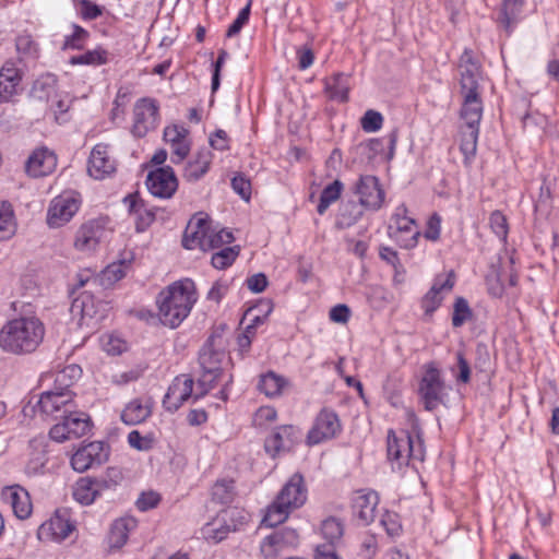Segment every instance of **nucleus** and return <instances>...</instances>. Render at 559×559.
<instances>
[{
  "label": "nucleus",
  "mask_w": 559,
  "mask_h": 559,
  "mask_svg": "<svg viewBox=\"0 0 559 559\" xmlns=\"http://www.w3.org/2000/svg\"><path fill=\"white\" fill-rule=\"evenodd\" d=\"M45 336V326L36 317H21L9 321L0 332V346L15 354H31L37 349Z\"/></svg>",
  "instance_id": "1"
},
{
  "label": "nucleus",
  "mask_w": 559,
  "mask_h": 559,
  "mask_svg": "<svg viewBox=\"0 0 559 559\" xmlns=\"http://www.w3.org/2000/svg\"><path fill=\"white\" fill-rule=\"evenodd\" d=\"M197 301L194 283L185 280L170 285L157 298L160 322L175 329L188 317Z\"/></svg>",
  "instance_id": "2"
},
{
  "label": "nucleus",
  "mask_w": 559,
  "mask_h": 559,
  "mask_svg": "<svg viewBox=\"0 0 559 559\" xmlns=\"http://www.w3.org/2000/svg\"><path fill=\"white\" fill-rule=\"evenodd\" d=\"M307 500V488L302 475L296 473L284 485L275 501L267 508L263 523L270 527L283 523L289 513Z\"/></svg>",
  "instance_id": "3"
},
{
  "label": "nucleus",
  "mask_w": 559,
  "mask_h": 559,
  "mask_svg": "<svg viewBox=\"0 0 559 559\" xmlns=\"http://www.w3.org/2000/svg\"><path fill=\"white\" fill-rule=\"evenodd\" d=\"M81 368L78 366H68L60 371L56 381L63 384L66 388L59 391H47L41 393L38 402L35 405V411L46 417L58 418L59 414L63 417L68 412L75 408L73 401V393L67 388L70 385L66 383V378L76 379L81 376Z\"/></svg>",
  "instance_id": "4"
},
{
  "label": "nucleus",
  "mask_w": 559,
  "mask_h": 559,
  "mask_svg": "<svg viewBox=\"0 0 559 559\" xmlns=\"http://www.w3.org/2000/svg\"><path fill=\"white\" fill-rule=\"evenodd\" d=\"M388 456L391 461L396 462L397 466L415 464L423 462L425 451L419 439L416 441L405 430L388 432Z\"/></svg>",
  "instance_id": "5"
},
{
  "label": "nucleus",
  "mask_w": 559,
  "mask_h": 559,
  "mask_svg": "<svg viewBox=\"0 0 559 559\" xmlns=\"http://www.w3.org/2000/svg\"><path fill=\"white\" fill-rule=\"evenodd\" d=\"M388 231L389 236L405 249L414 248L420 236L415 219L407 215V209L404 204L396 207L391 217Z\"/></svg>",
  "instance_id": "6"
},
{
  "label": "nucleus",
  "mask_w": 559,
  "mask_h": 559,
  "mask_svg": "<svg viewBox=\"0 0 559 559\" xmlns=\"http://www.w3.org/2000/svg\"><path fill=\"white\" fill-rule=\"evenodd\" d=\"M213 342L214 336H211L200 352L199 362L203 372L199 379V385L202 388V391L195 394V399L202 396L210 390L222 371V362L225 357V353L223 350L215 349L213 347Z\"/></svg>",
  "instance_id": "7"
},
{
  "label": "nucleus",
  "mask_w": 559,
  "mask_h": 559,
  "mask_svg": "<svg viewBox=\"0 0 559 559\" xmlns=\"http://www.w3.org/2000/svg\"><path fill=\"white\" fill-rule=\"evenodd\" d=\"M81 205V198L74 191H66L50 202L47 212V224L52 227H61L75 215Z\"/></svg>",
  "instance_id": "8"
},
{
  "label": "nucleus",
  "mask_w": 559,
  "mask_h": 559,
  "mask_svg": "<svg viewBox=\"0 0 559 559\" xmlns=\"http://www.w3.org/2000/svg\"><path fill=\"white\" fill-rule=\"evenodd\" d=\"M158 109L157 102L148 97H143L134 104L132 133L135 136L143 138L157 127Z\"/></svg>",
  "instance_id": "9"
},
{
  "label": "nucleus",
  "mask_w": 559,
  "mask_h": 559,
  "mask_svg": "<svg viewBox=\"0 0 559 559\" xmlns=\"http://www.w3.org/2000/svg\"><path fill=\"white\" fill-rule=\"evenodd\" d=\"M419 394L427 411H435L443 404L445 386L437 368L428 366L420 381Z\"/></svg>",
  "instance_id": "10"
},
{
  "label": "nucleus",
  "mask_w": 559,
  "mask_h": 559,
  "mask_svg": "<svg viewBox=\"0 0 559 559\" xmlns=\"http://www.w3.org/2000/svg\"><path fill=\"white\" fill-rule=\"evenodd\" d=\"M299 537L295 530L283 528L266 536L260 545L264 559H277L298 545Z\"/></svg>",
  "instance_id": "11"
},
{
  "label": "nucleus",
  "mask_w": 559,
  "mask_h": 559,
  "mask_svg": "<svg viewBox=\"0 0 559 559\" xmlns=\"http://www.w3.org/2000/svg\"><path fill=\"white\" fill-rule=\"evenodd\" d=\"M342 430L338 416L329 409H322L316 417L307 435V443L314 445L335 438Z\"/></svg>",
  "instance_id": "12"
},
{
  "label": "nucleus",
  "mask_w": 559,
  "mask_h": 559,
  "mask_svg": "<svg viewBox=\"0 0 559 559\" xmlns=\"http://www.w3.org/2000/svg\"><path fill=\"white\" fill-rule=\"evenodd\" d=\"M74 523L71 521L67 510H57L55 514L44 522L37 532L41 540L62 542L74 531Z\"/></svg>",
  "instance_id": "13"
},
{
  "label": "nucleus",
  "mask_w": 559,
  "mask_h": 559,
  "mask_svg": "<svg viewBox=\"0 0 559 559\" xmlns=\"http://www.w3.org/2000/svg\"><path fill=\"white\" fill-rule=\"evenodd\" d=\"M355 194L359 199L360 206L372 211H377L382 206L385 197L378 178L370 175L359 178L355 185Z\"/></svg>",
  "instance_id": "14"
},
{
  "label": "nucleus",
  "mask_w": 559,
  "mask_h": 559,
  "mask_svg": "<svg viewBox=\"0 0 559 559\" xmlns=\"http://www.w3.org/2000/svg\"><path fill=\"white\" fill-rule=\"evenodd\" d=\"M146 186L154 197L169 199L178 188V180L173 168L165 166L147 175Z\"/></svg>",
  "instance_id": "15"
},
{
  "label": "nucleus",
  "mask_w": 559,
  "mask_h": 559,
  "mask_svg": "<svg viewBox=\"0 0 559 559\" xmlns=\"http://www.w3.org/2000/svg\"><path fill=\"white\" fill-rule=\"evenodd\" d=\"M524 4L525 0H499L495 4V21L507 35L511 34L522 20Z\"/></svg>",
  "instance_id": "16"
},
{
  "label": "nucleus",
  "mask_w": 559,
  "mask_h": 559,
  "mask_svg": "<svg viewBox=\"0 0 559 559\" xmlns=\"http://www.w3.org/2000/svg\"><path fill=\"white\" fill-rule=\"evenodd\" d=\"M107 459V451L104 442L93 441L79 448L71 457V465L74 471L83 473L94 465L102 464Z\"/></svg>",
  "instance_id": "17"
},
{
  "label": "nucleus",
  "mask_w": 559,
  "mask_h": 559,
  "mask_svg": "<svg viewBox=\"0 0 559 559\" xmlns=\"http://www.w3.org/2000/svg\"><path fill=\"white\" fill-rule=\"evenodd\" d=\"M455 284L454 271L448 272L444 276L438 275L429 292L421 300V307L426 316H431L441 305L443 295L450 293Z\"/></svg>",
  "instance_id": "18"
},
{
  "label": "nucleus",
  "mask_w": 559,
  "mask_h": 559,
  "mask_svg": "<svg viewBox=\"0 0 559 559\" xmlns=\"http://www.w3.org/2000/svg\"><path fill=\"white\" fill-rule=\"evenodd\" d=\"M211 228L207 215L203 213L195 214L186 227L182 238L183 247L189 250L197 248L203 250V242L209 240Z\"/></svg>",
  "instance_id": "19"
},
{
  "label": "nucleus",
  "mask_w": 559,
  "mask_h": 559,
  "mask_svg": "<svg viewBox=\"0 0 559 559\" xmlns=\"http://www.w3.org/2000/svg\"><path fill=\"white\" fill-rule=\"evenodd\" d=\"M87 171L95 179H104L116 171V160L109 153L108 145H95L88 158Z\"/></svg>",
  "instance_id": "20"
},
{
  "label": "nucleus",
  "mask_w": 559,
  "mask_h": 559,
  "mask_svg": "<svg viewBox=\"0 0 559 559\" xmlns=\"http://www.w3.org/2000/svg\"><path fill=\"white\" fill-rule=\"evenodd\" d=\"M71 317L78 320V325L91 326L97 323L98 305L93 295L87 292L80 294L70 308Z\"/></svg>",
  "instance_id": "21"
},
{
  "label": "nucleus",
  "mask_w": 559,
  "mask_h": 559,
  "mask_svg": "<svg viewBox=\"0 0 559 559\" xmlns=\"http://www.w3.org/2000/svg\"><path fill=\"white\" fill-rule=\"evenodd\" d=\"M193 392V380L186 376L181 374L176 377L168 391L163 400V404L166 409L170 412L177 411L189 397H191Z\"/></svg>",
  "instance_id": "22"
},
{
  "label": "nucleus",
  "mask_w": 559,
  "mask_h": 559,
  "mask_svg": "<svg viewBox=\"0 0 559 559\" xmlns=\"http://www.w3.org/2000/svg\"><path fill=\"white\" fill-rule=\"evenodd\" d=\"M105 236V228L96 221L81 225L74 236L73 246L81 252H92Z\"/></svg>",
  "instance_id": "23"
},
{
  "label": "nucleus",
  "mask_w": 559,
  "mask_h": 559,
  "mask_svg": "<svg viewBox=\"0 0 559 559\" xmlns=\"http://www.w3.org/2000/svg\"><path fill=\"white\" fill-rule=\"evenodd\" d=\"M1 498L8 503L17 519L25 520L32 513L29 493L21 486L13 485L2 489Z\"/></svg>",
  "instance_id": "24"
},
{
  "label": "nucleus",
  "mask_w": 559,
  "mask_h": 559,
  "mask_svg": "<svg viewBox=\"0 0 559 559\" xmlns=\"http://www.w3.org/2000/svg\"><path fill=\"white\" fill-rule=\"evenodd\" d=\"M299 438V431L294 426L278 427L264 443L265 451L273 457L282 451H289Z\"/></svg>",
  "instance_id": "25"
},
{
  "label": "nucleus",
  "mask_w": 559,
  "mask_h": 559,
  "mask_svg": "<svg viewBox=\"0 0 559 559\" xmlns=\"http://www.w3.org/2000/svg\"><path fill=\"white\" fill-rule=\"evenodd\" d=\"M378 503L379 497L376 491L359 490L353 498L354 515L360 521L361 524L368 525L376 518Z\"/></svg>",
  "instance_id": "26"
},
{
  "label": "nucleus",
  "mask_w": 559,
  "mask_h": 559,
  "mask_svg": "<svg viewBox=\"0 0 559 559\" xmlns=\"http://www.w3.org/2000/svg\"><path fill=\"white\" fill-rule=\"evenodd\" d=\"M57 166L55 153L46 147L35 150L26 162V173L32 177L51 174Z\"/></svg>",
  "instance_id": "27"
},
{
  "label": "nucleus",
  "mask_w": 559,
  "mask_h": 559,
  "mask_svg": "<svg viewBox=\"0 0 559 559\" xmlns=\"http://www.w3.org/2000/svg\"><path fill=\"white\" fill-rule=\"evenodd\" d=\"M29 454L24 466L27 476L34 477L45 473L47 464V444L43 438H35L29 442Z\"/></svg>",
  "instance_id": "28"
},
{
  "label": "nucleus",
  "mask_w": 559,
  "mask_h": 559,
  "mask_svg": "<svg viewBox=\"0 0 559 559\" xmlns=\"http://www.w3.org/2000/svg\"><path fill=\"white\" fill-rule=\"evenodd\" d=\"M497 282L500 284L501 289L506 286H514L518 281L515 271L514 250L504 249L502 253L498 254V261L495 265Z\"/></svg>",
  "instance_id": "29"
},
{
  "label": "nucleus",
  "mask_w": 559,
  "mask_h": 559,
  "mask_svg": "<svg viewBox=\"0 0 559 559\" xmlns=\"http://www.w3.org/2000/svg\"><path fill=\"white\" fill-rule=\"evenodd\" d=\"M459 73L462 93L476 92L478 87L479 69L469 52H464L461 56Z\"/></svg>",
  "instance_id": "30"
},
{
  "label": "nucleus",
  "mask_w": 559,
  "mask_h": 559,
  "mask_svg": "<svg viewBox=\"0 0 559 559\" xmlns=\"http://www.w3.org/2000/svg\"><path fill=\"white\" fill-rule=\"evenodd\" d=\"M152 414V404L150 401L134 399L130 401L121 412V420L126 425H138L145 421Z\"/></svg>",
  "instance_id": "31"
},
{
  "label": "nucleus",
  "mask_w": 559,
  "mask_h": 559,
  "mask_svg": "<svg viewBox=\"0 0 559 559\" xmlns=\"http://www.w3.org/2000/svg\"><path fill=\"white\" fill-rule=\"evenodd\" d=\"M462 94L464 97V103L461 110V118L464 120L465 128H477L483 111L477 91L465 92Z\"/></svg>",
  "instance_id": "32"
},
{
  "label": "nucleus",
  "mask_w": 559,
  "mask_h": 559,
  "mask_svg": "<svg viewBox=\"0 0 559 559\" xmlns=\"http://www.w3.org/2000/svg\"><path fill=\"white\" fill-rule=\"evenodd\" d=\"M136 522L132 518H120L114 521L108 535V545L111 549H120L126 545L129 533L135 527Z\"/></svg>",
  "instance_id": "33"
},
{
  "label": "nucleus",
  "mask_w": 559,
  "mask_h": 559,
  "mask_svg": "<svg viewBox=\"0 0 559 559\" xmlns=\"http://www.w3.org/2000/svg\"><path fill=\"white\" fill-rule=\"evenodd\" d=\"M21 82L19 70L13 66H4L0 70V104L8 103L16 94Z\"/></svg>",
  "instance_id": "34"
},
{
  "label": "nucleus",
  "mask_w": 559,
  "mask_h": 559,
  "mask_svg": "<svg viewBox=\"0 0 559 559\" xmlns=\"http://www.w3.org/2000/svg\"><path fill=\"white\" fill-rule=\"evenodd\" d=\"M212 153L209 148H201L195 157L185 167L183 177L189 181H197L209 170L212 162Z\"/></svg>",
  "instance_id": "35"
},
{
  "label": "nucleus",
  "mask_w": 559,
  "mask_h": 559,
  "mask_svg": "<svg viewBox=\"0 0 559 559\" xmlns=\"http://www.w3.org/2000/svg\"><path fill=\"white\" fill-rule=\"evenodd\" d=\"M234 512L235 511L233 510L224 511L219 514L218 519L206 523L202 527L203 537L215 543L223 540L227 536L228 532L231 531V527L224 525L222 522H226L227 519H231L234 516ZM233 530H236V526H234Z\"/></svg>",
  "instance_id": "36"
},
{
  "label": "nucleus",
  "mask_w": 559,
  "mask_h": 559,
  "mask_svg": "<svg viewBox=\"0 0 559 559\" xmlns=\"http://www.w3.org/2000/svg\"><path fill=\"white\" fill-rule=\"evenodd\" d=\"M349 87V76L344 73H336L325 80V92L333 100L346 102Z\"/></svg>",
  "instance_id": "37"
},
{
  "label": "nucleus",
  "mask_w": 559,
  "mask_h": 559,
  "mask_svg": "<svg viewBox=\"0 0 559 559\" xmlns=\"http://www.w3.org/2000/svg\"><path fill=\"white\" fill-rule=\"evenodd\" d=\"M62 418L71 439L83 437L91 430V419L85 413L71 409V412H68Z\"/></svg>",
  "instance_id": "38"
},
{
  "label": "nucleus",
  "mask_w": 559,
  "mask_h": 559,
  "mask_svg": "<svg viewBox=\"0 0 559 559\" xmlns=\"http://www.w3.org/2000/svg\"><path fill=\"white\" fill-rule=\"evenodd\" d=\"M72 496L75 501L83 506L92 504L98 498L92 477L86 476L78 479L72 487Z\"/></svg>",
  "instance_id": "39"
},
{
  "label": "nucleus",
  "mask_w": 559,
  "mask_h": 559,
  "mask_svg": "<svg viewBox=\"0 0 559 559\" xmlns=\"http://www.w3.org/2000/svg\"><path fill=\"white\" fill-rule=\"evenodd\" d=\"M287 385L286 379L275 372H267L263 374L259 382V390L266 396L274 397L282 394L284 388Z\"/></svg>",
  "instance_id": "40"
},
{
  "label": "nucleus",
  "mask_w": 559,
  "mask_h": 559,
  "mask_svg": "<svg viewBox=\"0 0 559 559\" xmlns=\"http://www.w3.org/2000/svg\"><path fill=\"white\" fill-rule=\"evenodd\" d=\"M16 231L14 213L11 203L0 202V240L11 238Z\"/></svg>",
  "instance_id": "41"
},
{
  "label": "nucleus",
  "mask_w": 559,
  "mask_h": 559,
  "mask_svg": "<svg viewBox=\"0 0 559 559\" xmlns=\"http://www.w3.org/2000/svg\"><path fill=\"white\" fill-rule=\"evenodd\" d=\"M361 216L362 206L353 201H348L342 204L336 224L341 228H347L354 225Z\"/></svg>",
  "instance_id": "42"
},
{
  "label": "nucleus",
  "mask_w": 559,
  "mask_h": 559,
  "mask_svg": "<svg viewBox=\"0 0 559 559\" xmlns=\"http://www.w3.org/2000/svg\"><path fill=\"white\" fill-rule=\"evenodd\" d=\"M343 183L338 180L333 181L322 190L317 207L320 215H323L329 206L341 197Z\"/></svg>",
  "instance_id": "43"
},
{
  "label": "nucleus",
  "mask_w": 559,
  "mask_h": 559,
  "mask_svg": "<svg viewBox=\"0 0 559 559\" xmlns=\"http://www.w3.org/2000/svg\"><path fill=\"white\" fill-rule=\"evenodd\" d=\"M321 533L329 543L328 547H333L343 536V524L336 518H329L322 522Z\"/></svg>",
  "instance_id": "44"
},
{
  "label": "nucleus",
  "mask_w": 559,
  "mask_h": 559,
  "mask_svg": "<svg viewBox=\"0 0 559 559\" xmlns=\"http://www.w3.org/2000/svg\"><path fill=\"white\" fill-rule=\"evenodd\" d=\"M107 62L106 51L102 49H95L86 51L83 55L73 56L70 59V63L73 66H99Z\"/></svg>",
  "instance_id": "45"
},
{
  "label": "nucleus",
  "mask_w": 559,
  "mask_h": 559,
  "mask_svg": "<svg viewBox=\"0 0 559 559\" xmlns=\"http://www.w3.org/2000/svg\"><path fill=\"white\" fill-rule=\"evenodd\" d=\"M234 240L231 231L222 228H211L209 240L203 242V250L202 251H209L216 249L223 245H228Z\"/></svg>",
  "instance_id": "46"
},
{
  "label": "nucleus",
  "mask_w": 559,
  "mask_h": 559,
  "mask_svg": "<svg viewBox=\"0 0 559 559\" xmlns=\"http://www.w3.org/2000/svg\"><path fill=\"white\" fill-rule=\"evenodd\" d=\"M272 311V305L269 301L261 302L258 306H254L247 310L243 320L249 319L250 324L257 329L259 325L263 324L267 318V316Z\"/></svg>",
  "instance_id": "47"
},
{
  "label": "nucleus",
  "mask_w": 559,
  "mask_h": 559,
  "mask_svg": "<svg viewBox=\"0 0 559 559\" xmlns=\"http://www.w3.org/2000/svg\"><path fill=\"white\" fill-rule=\"evenodd\" d=\"M88 38V32L79 25L72 26V33L64 37L62 49H82Z\"/></svg>",
  "instance_id": "48"
},
{
  "label": "nucleus",
  "mask_w": 559,
  "mask_h": 559,
  "mask_svg": "<svg viewBox=\"0 0 559 559\" xmlns=\"http://www.w3.org/2000/svg\"><path fill=\"white\" fill-rule=\"evenodd\" d=\"M128 442L131 448L138 451H150L155 444V437L153 433L141 435L138 430H132L128 435Z\"/></svg>",
  "instance_id": "49"
},
{
  "label": "nucleus",
  "mask_w": 559,
  "mask_h": 559,
  "mask_svg": "<svg viewBox=\"0 0 559 559\" xmlns=\"http://www.w3.org/2000/svg\"><path fill=\"white\" fill-rule=\"evenodd\" d=\"M238 249L236 247H227L212 255V265L215 269L223 270L236 260L238 255Z\"/></svg>",
  "instance_id": "50"
},
{
  "label": "nucleus",
  "mask_w": 559,
  "mask_h": 559,
  "mask_svg": "<svg viewBox=\"0 0 559 559\" xmlns=\"http://www.w3.org/2000/svg\"><path fill=\"white\" fill-rule=\"evenodd\" d=\"M129 263L126 260L114 262L103 271L102 278L109 284L115 283L126 275Z\"/></svg>",
  "instance_id": "51"
},
{
  "label": "nucleus",
  "mask_w": 559,
  "mask_h": 559,
  "mask_svg": "<svg viewBox=\"0 0 559 559\" xmlns=\"http://www.w3.org/2000/svg\"><path fill=\"white\" fill-rule=\"evenodd\" d=\"M233 481L231 480H218L212 488V497L219 503H228L233 498Z\"/></svg>",
  "instance_id": "52"
},
{
  "label": "nucleus",
  "mask_w": 559,
  "mask_h": 559,
  "mask_svg": "<svg viewBox=\"0 0 559 559\" xmlns=\"http://www.w3.org/2000/svg\"><path fill=\"white\" fill-rule=\"evenodd\" d=\"M472 316L467 301L457 297L453 307L452 324L455 328L463 325Z\"/></svg>",
  "instance_id": "53"
},
{
  "label": "nucleus",
  "mask_w": 559,
  "mask_h": 559,
  "mask_svg": "<svg viewBox=\"0 0 559 559\" xmlns=\"http://www.w3.org/2000/svg\"><path fill=\"white\" fill-rule=\"evenodd\" d=\"M491 229L498 236L500 243L504 246L509 233L507 217L499 211L491 212Z\"/></svg>",
  "instance_id": "54"
},
{
  "label": "nucleus",
  "mask_w": 559,
  "mask_h": 559,
  "mask_svg": "<svg viewBox=\"0 0 559 559\" xmlns=\"http://www.w3.org/2000/svg\"><path fill=\"white\" fill-rule=\"evenodd\" d=\"M102 348L109 355H119L126 350V342L114 334H106L100 338Z\"/></svg>",
  "instance_id": "55"
},
{
  "label": "nucleus",
  "mask_w": 559,
  "mask_h": 559,
  "mask_svg": "<svg viewBox=\"0 0 559 559\" xmlns=\"http://www.w3.org/2000/svg\"><path fill=\"white\" fill-rule=\"evenodd\" d=\"M383 117L379 111L369 109L365 112L360 120V124L366 132H376L381 129Z\"/></svg>",
  "instance_id": "56"
},
{
  "label": "nucleus",
  "mask_w": 559,
  "mask_h": 559,
  "mask_svg": "<svg viewBox=\"0 0 559 559\" xmlns=\"http://www.w3.org/2000/svg\"><path fill=\"white\" fill-rule=\"evenodd\" d=\"M188 134L189 131L185 127L173 124L165 128L164 140L171 145L187 139Z\"/></svg>",
  "instance_id": "57"
},
{
  "label": "nucleus",
  "mask_w": 559,
  "mask_h": 559,
  "mask_svg": "<svg viewBox=\"0 0 559 559\" xmlns=\"http://www.w3.org/2000/svg\"><path fill=\"white\" fill-rule=\"evenodd\" d=\"M171 146V162L174 164H180L188 156L190 152L189 139L180 140V142L174 143Z\"/></svg>",
  "instance_id": "58"
},
{
  "label": "nucleus",
  "mask_w": 559,
  "mask_h": 559,
  "mask_svg": "<svg viewBox=\"0 0 559 559\" xmlns=\"http://www.w3.org/2000/svg\"><path fill=\"white\" fill-rule=\"evenodd\" d=\"M249 15H250V2L243 9L240 10V12L238 13V16L236 17V20L233 22V24L227 29L226 36L233 37V36L237 35L241 31L242 26L248 22Z\"/></svg>",
  "instance_id": "59"
},
{
  "label": "nucleus",
  "mask_w": 559,
  "mask_h": 559,
  "mask_svg": "<svg viewBox=\"0 0 559 559\" xmlns=\"http://www.w3.org/2000/svg\"><path fill=\"white\" fill-rule=\"evenodd\" d=\"M231 187L245 201H249L251 195V183L241 175L235 176L231 180Z\"/></svg>",
  "instance_id": "60"
},
{
  "label": "nucleus",
  "mask_w": 559,
  "mask_h": 559,
  "mask_svg": "<svg viewBox=\"0 0 559 559\" xmlns=\"http://www.w3.org/2000/svg\"><path fill=\"white\" fill-rule=\"evenodd\" d=\"M478 134V128H465L463 130V140L461 143V150L467 154L473 153L476 148V140Z\"/></svg>",
  "instance_id": "61"
},
{
  "label": "nucleus",
  "mask_w": 559,
  "mask_h": 559,
  "mask_svg": "<svg viewBox=\"0 0 559 559\" xmlns=\"http://www.w3.org/2000/svg\"><path fill=\"white\" fill-rule=\"evenodd\" d=\"M159 502L158 493L154 491L143 492L136 500V508L141 511H146L155 508Z\"/></svg>",
  "instance_id": "62"
},
{
  "label": "nucleus",
  "mask_w": 559,
  "mask_h": 559,
  "mask_svg": "<svg viewBox=\"0 0 559 559\" xmlns=\"http://www.w3.org/2000/svg\"><path fill=\"white\" fill-rule=\"evenodd\" d=\"M441 230V218L438 214H433L427 223V228L425 230V238L436 241L440 237Z\"/></svg>",
  "instance_id": "63"
},
{
  "label": "nucleus",
  "mask_w": 559,
  "mask_h": 559,
  "mask_svg": "<svg viewBox=\"0 0 559 559\" xmlns=\"http://www.w3.org/2000/svg\"><path fill=\"white\" fill-rule=\"evenodd\" d=\"M350 317V310L346 305H337L330 310V319L335 323L345 324Z\"/></svg>",
  "instance_id": "64"
}]
</instances>
